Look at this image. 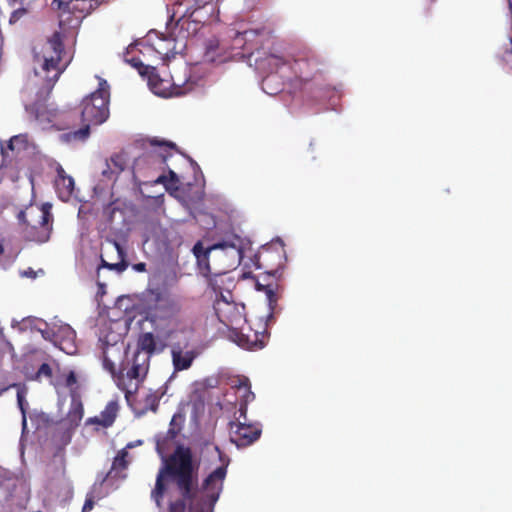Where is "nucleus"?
Listing matches in <instances>:
<instances>
[{
	"label": "nucleus",
	"mask_w": 512,
	"mask_h": 512,
	"mask_svg": "<svg viewBox=\"0 0 512 512\" xmlns=\"http://www.w3.org/2000/svg\"><path fill=\"white\" fill-rule=\"evenodd\" d=\"M151 145L153 146H166L170 149H176V144L173 142H167V141H158L156 139H153L150 141Z\"/></svg>",
	"instance_id": "40"
},
{
	"label": "nucleus",
	"mask_w": 512,
	"mask_h": 512,
	"mask_svg": "<svg viewBox=\"0 0 512 512\" xmlns=\"http://www.w3.org/2000/svg\"><path fill=\"white\" fill-rule=\"evenodd\" d=\"M247 409H248V403H239V418L236 421H242L247 422Z\"/></svg>",
	"instance_id": "36"
},
{
	"label": "nucleus",
	"mask_w": 512,
	"mask_h": 512,
	"mask_svg": "<svg viewBox=\"0 0 512 512\" xmlns=\"http://www.w3.org/2000/svg\"><path fill=\"white\" fill-rule=\"evenodd\" d=\"M264 33V28L246 29L237 31L234 36V45L243 49H252L258 44V38Z\"/></svg>",
	"instance_id": "20"
},
{
	"label": "nucleus",
	"mask_w": 512,
	"mask_h": 512,
	"mask_svg": "<svg viewBox=\"0 0 512 512\" xmlns=\"http://www.w3.org/2000/svg\"><path fill=\"white\" fill-rule=\"evenodd\" d=\"M122 366L123 370L126 371L127 378L142 381L146 377L150 367L149 355L134 352L133 356L127 358Z\"/></svg>",
	"instance_id": "15"
},
{
	"label": "nucleus",
	"mask_w": 512,
	"mask_h": 512,
	"mask_svg": "<svg viewBox=\"0 0 512 512\" xmlns=\"http://www.w3.org/2000/svg\"><path fill=\"white\" fill-rule=\"evenodd\" d=\"M136 43L130 44L123 54L124 62L135 68L138 73L146 78L150 89L157 95L167 97L171 95H182L185 93L180 87L175 86L172 91L170 89V83L168 80L161 79L157 73L155 67L145 65L138 56L134 55L136 51Z\"/></svg>",
	"instance_id": "8"
},
{
	"label": "nucleus",
	"mask_w": 512,
	"mask_h": 512,
	"mask_svg": "<svg viewBox=\"0 0 512 512\" xmlns=\"http://www.w3.org/2000/svg\"><path fill=\"white\" fill-rule=\"evenodd\" d=\"M34 60L39 64L35 73L41 76L47 89L51 90L71 61L63 45L60 32H54L40 49H34Z\"/></svg>",
	"instance_id": "3"
},
{
	"label": "nucleus",
	"mask_w": 512,
	"mask_h": 512,
	"mask_svg": "<svg viewBox=\"0 0 512 512\" xmlns=\"http://www.w3.org/2000/svg\"><path fill=\"white\" fill-rule=\"evenodd\" d=\"M214 310L218 320L234 331H237L240 325L247 324L244 304L230 301L223 294L216 298Z\"/></svg>",
	"instance_id": "10"
},
{
	"label": "nucleus",
	"mask_w": 512,
	"mask_h": 512,
	"mask_svg": "<svg viewBox=\"0 0 512 512\" xmlns=\"http://www.w3.org/2000/svg\"><path fill=\"white\" fill-rule=\"evenodd\" d=\"M55 187L60 195L70 197L74 189V180L71 176L67 175L63 167L59 166L57 169V178L55 180Z\"/></svg>",
	"instance_id": "23"
},
{
	"label": "nucleus",
	"mask_w": 512,
	"mask_h": 512,
	"mask_svg": "<svg viewBox=\"0 0 512 512\" xmlns=\"http://www.w3.org/2000/svg\"><path fill=\"white\" fill-rule=\"evenodd\" d=\"M510 43H511V50L506 52L507 55H512V38L510 39Z\"/></svg>",
	"instance_id": "47"
},
{
	"label": "nucleus",
	"mask_w": 512,
	"mask_h": 512,
	"mask_svg": "<svg viewBox=\"0 0 512 512\" xmlns=\"http://www.w3.org/2000/svg\"><path fill=\"white\" fill-rule=\"evenodd\" d=\"M279 285L277 282H267L262 284L260 281L256 282V289L265 293L269 306V313L266 315L265 321L260 319L254 323V327L248 324L246 327L239 326L240 332H235L237 336V344L247 350H260L267 344L270 333L268 332V320L273 318V313L276 309L279 299Z\"/></svg>",
	"instance_id": "4"
},
{
	"label": "nucleus",
	"mask_w": 512,
	"mask_h": 512,
	"mask_svg": "<svg viewBox=\"0 0 512 512\" xmlns=\"http://www.w3.org/2000/svg\"><path fill=\"white\" fill-rule=\"evenodd\" d=\"M157 52H158L159 54H161V55H165L166 57H168V56H169V51H168V50H167L166 52H162V51H160V50H157Z\"/></svg>",
	"instance_id": "46"
},
{
	"label": "nucleus",
	"mask_w": 512,
	"mask_h": 512,
	"mask_svg": "<svg viewBox=\"0 0 512 512\" xmlns=\"http://www.w3.org/2000/svg\"><path fill=\"white\" fill-rule=\"evenodd\" d=\"M17 403H18V406L23 414V424L25 425L26 424V416H25V408H24V403H25V398H24V394L22 391H18L17 392Z\"/></svg>",
	"instance_id": "37"
},
{
	"label": "nucleus",
	"mask_w": 512,
	"mask_h": 512,
	"mask_svg": "<svg viewBox=\"0 0 512 512\" xmlns=\"http://www.w3.org/2000/svg\"><path fill=\"white\" fill-rule=\"evenodd\" d=\"M286 61L294 73L291 85L295 90H301L304 85L323 73L324 61L310 49L299 51L294 56L292 63L289 60Z\"/></svg>",
	"instance_id": "6"
},
{
	"label": "nucleus",
	"mask_w": 512,
	"mask_h": 512,
	"mask_svg": "<svg viewBox=\"0 0 512 512\" xmlns=\"http://www.w3.org/2000/svg\"><path fill=\"white\" fill-rule=\"evenodd\" d=\"M286 261L284 245L281 241L265 245L257 255V267L266 274L279 277Z\"/></svg>",
	"instance_id": "11"
},
{
	"label": "nucleus",
	"mask_w": 512,
	"mask_h": 512,
	"mask_svg": "<svg viewBox=\"0 0 512 512\" xmlns=\"http://www.w3.org/2000/svg\"><path fill=\"white\" fill-rule=\"evenodd\" d=\"M94 507V496L92 494H88L85 500V503L82 507V512H88L92 510Z\"/></svg>",
	"instance_id": "39"
},
{
	"label": "nucleus",
	"mask_w": 512,
	"mask_h": 512,
	"mask_svg": "<svg viewBox=\"0 0 512 512\" xmlns=\"http://www.w3.org/2000/svg\"><path fill=\"white\" fill-rule=\"evenodd\" d=\"M195 358L196 353L194 351L183 352L181 349H172V362L176 371L190 368Z\"/></svg>",
	"instance_id": "22"
},
{
	"label": "nucleus",
	"mask_w": 512,
	"mask_h": 512,
	"mask_svg": "<svg viewBox=\"0 0 512 512\" xmlns=\"http://www.w3.org/2000/svg\"><path fill=\"white\" fill-rule=\"evenodd\" d=\"M286 63V59L275 54H270L266 58L261 60V66L263 68H268L270 70L269 75H267L262 81V88L266 93L273 95L277 94L282 90V88L280 87L273 88L272 84L276 82L278 78L276 75L278 70L282 66L286 65Z\"/></svg>",
	"instance_id": "14"
},
{
	"label": "nucleus",
	"mask_w": 512,
	"mask_h": 512,
	"mask_svg": "<svg viewBox=\"0 0 512 512\" xmlns=\"http://www.w3.org/2000/svg\"><path fill=\"white\" fill-rule=\"evenodd\" d=\"M103 0H75L69 8L66 16H70V20L66 21L69 27H76L82 19L96 9Z\"/></svg>",
	"instance_id": "16"
},
{
	"label": "nucleus",
	"mask_w": 512,
	"mask_h": 512,
	"mask_svg": "<svg viewBox=\"0 0 512 512\" xmlns=\"http://www.w3.org/2000/svg\"><path fill=\"white\" fill-rule=\"evenodd\" d=\"M83 414L84 408L79 396L72 395L70 408L65 420L70 427H77L83 418Z\"/></svg>",
	"instance_id": "24"
},
{
	"label": "nucleus",
	"mask_w": 512,
	"mask_h": 512,
	"mask_svg": "<svg viewBox=\"0 0 512 512\" xmlns=\"http://www.w3.org/2000/svg\"><path fill=\"white\" fill-rule=\"evenodd\" d=\"M181 310L178 300L169 294L152 292V297L146 302V319L151 322L166 320L176 316Z\"/></svg>",
	"instance_id": "9"
},
{
	"label": "nucleus",
	"mask_w": 512,
	"mask_h": 512,
	"mask_svg": "<svg viewBox=\"0 0 512 512\" xmlns=\"http://www.w3.org/2000/svg\"><path fill=\"white\" fill-rule=\"evenodd\" d=\"M42 377L51 378L52 377V368L48 363H43L37 370L34 379L41 380Z\"/></svg>",
	"instance_id": "33"
},
{
	"label": "nucleus",
	"mask_w": 512,
	"mask_h": 512,
	"mask_svg": "<svg viewBox=\"0 0 512 512\" xmlns=\"http://www.w3.org/2000/svg\"><path fill=\"white\" fill-rule=\"evenodd\" d=\"M4 252V248L2 246V244L0 243V255Z\"/></svg>",
	"instance_id": "48"
},
{
	"label": "nucleus",
	"mask_w": 512,
	"mask_h": 512,
	"mask_svg": "<svg viewBox=\"0 0 512 512\" xmlns=\"http://www.w3.org/2000/svg\"><path fill=\"white\" fill-rule=\"evenodd\" d=\"M35 212L37 214V225L31 224V222L26 219L27 214L24 211L19 212L18 219L28 226H31L32 230H35V233L33 234L34 240L41 243L46 242L49 239L52 230L53 216L49 207H46L45 205H43L41 209H37Z\"/></svg>",
	"instance_id": "13"
},
{
	"label": "nucleus",
	"mask_w": 512,
	"mask_h": 512,
	"mask_svg": "<svg viewBox=\"0 0 512 512\" xmlns=\"http://www.w3.org/2000/svg\"><path fill=\"white\" fill-rule=\"evenodd\" d=\"M119 406L116 401H110L101 412L100 416H95L88 419V423L100 425L103 428H108L113 425L117 417Z\"/></svg>",
	"instance_id": "21"
},
{
	"label": "nucleus",
	"mask_w": 512,
	"mask_h": 512,
	"mask_svg": "<svg viewBox=\"0 0 512 512\" xmlns=\"http://www.w3.org/2000/svg\"><path fill=\"white\" fill-rule=\"evenodd\" d=\"M102 363L105 370L114 374L115 373V364L114 362L107 356L106 351L103 352Z\"/></svg>",
	"instance_id": "34"
},
{
	"label": "nucleus",
	"mask_w": 512,
	"mask_h": 512,
	"mask_svg": "<svg viewBox=\"0 0 512 512\" xmlns=\"http://www.w3.org/2000/svg\"><path fill=\"white\" fill-rule=\"evenodd\" d=\"M174 422L175 416H173L170 422V428L168 429L165 436L157 438L156 448L159 453H161L164 449L168 447V445L176 438L180 431V428H175Z\"/></svg>",
	"instance_id": "27"
},
{
	"label": "nucleus",
	"mask_w": 512,
	"mask_h": 512,
	"mask_svg": "<svg viewBox=\"0 0 512 512\" xmlns=\"http://www.w3.org/2000/svg\"><path fill=\"white\" fill-rule=\"evenodd\" d=\"M169 177L171 181L177 182L178 176L173 170H169Z\"/></svg>",
	"instance_id": "41"
},
{
	"label": "nucleus",
	"mask_w": 512,
	"mask_h": 512,
	"mask_svg": "<svg viewBox=\"0 0 512 512\" xmlns=\"http://www.w3.org/2000/svg\"><path fill=\"white\" fill-rule=\"evenodd\" d=\"M160 396L157 393H149L144 398V410L156 412L159 406Z\"/></svg>",
	"instance_id": "31"
},
{
	"label": "nucleus",
	"mask_w": 512,
	"mask_h": 512,
	"mask_svg": "<svg viewBox=\"0 0 512 512\" xmlns=\"http://www.w3.org/2000/svg\"><path fill=\"white\" fill-rule=\"evenodd\" d=\"M27 13L25 8H19L12 12L10 16V23L17 22L23 15Z\"/></svg>",
	"instance_id": "38"
},
{
	"label": "nucleus",
	"mask_w": 512,
	"mask_h": 512,
	"mask_svg": "<svg viewBox=\"0 0 512 512\" xmlns=\"http://www.w3.org/2000/svg\"><path fill=\"white\" fill-rule=\"evenodd\" d=\"M171 154L146 152L138 156L132 165L135 180L144 183L166 184L167 176L164 171L167 167V158Z\"/></svg>",
	"instance_id": "7"
},
{
	"label": "nucleus",
	"mask_w": 512,
	"mask_h": 512,
	"mask_svg": "<svg viewBox=\"0 0 512 512\" xmlns=\"http://www.w3.org/2000/svg\"><path fill=\"white\" fill-rule=\"evenodd\" d=\"M16 139H17L16 136L10 139L9 144H8L9 149H11V150L14 149L13 143H14V140H16Z\"/></svg>",
	"instance_id": "43"
},
{
	"label": "nucleus",
	"mask_w": 512,
	"mask_h": 512,
	"mask_svg": "<svg viewBox=\"0 0 512 512\" xmlns=\"http://www.w3.org/2000/svg\"><path fill=\"white\" fill-rule=\"evenodd\" d=\"M194 5L195 9L191 14L192 16H194V14H197L198 10L205 8L207 6H210L211 10H213L212 0H195Z\"/></svg>",
	"instance_id": "35"
},
{
	"label": "nucleus",
	"mask_w": 512,
	"mask_h": 512,
	"mask_svg": "<svg viewBox=\"0 0 512 512\" xmlns=\"http://www.w3.org/2000/svg\"><path fill=\"white\" fill-rule=\"evenodd\" d=\"M134 445L132 443H128L126 448L120 450L117 456L114 458L111 470H125L128 467V461L126 460L128 456L127 448H133ZM112 471H110L106 477L101 481L100 485L109 477Z\"/></svg>",
	"instance_id": "28"
},
{
	"label": "nucleus",
	"mask_w": 512,
	"mask_h": 512,
	"mask_svg": "<svg viewBox=\"0 0 512 512\" xmlns=\"http://www.w3.org/2000/svg\"><path fill=\"white\" fill-rule=\"evenodd\" d=\"M66 331H67L69 336L74 337L75 332L73 330H71L70 328H67Z\"/></svg>",
	"instance_id": "45"
},
{
	"label": "nucleus",
	"mask_w": 512,
	"mask_h": 512,
	"mask_svg": "<svg viewBox=\"0 0 512 512\" xmlns=\"http://www.w3.org/2000/svg\"><path fill=\"white\" fill-rule=\"evenodd\" d=\"M199 465L193 460L189 447L178 445L174 452L164 460L160 468L151 498L158 507L161 506L166 486V477L176 485L182 499L172 502L169 512H212L223 489V482L227 475V465H221L212 471L204 480L201 489H198Z\"/></svg>",
	"instance_id": "1"
},
{
	"label": "nucleus",
	"mask_w": 512,
	"mask_h": 512,
	"mask_svg": "<svg viewBox=\"0 0 512 512\" xmlns=\"http://www.w3.org/2000/svg\"><path fill=\"white\" fill-rule=\"evenodd\" d=\"M107 267H109L110 269H115V268H118L119 267V264H105Z\"/></svg>",
	"instance_id": "44"
},
{
	"label": "nucleus",
	"mask_w": 512,
	"mask_h": 512,
	"mask_svg": "<svg viewBox=\"0 0 512 512\" xmlns=\"http://www.w3.org/2000/svg\"><path fill=\"white\" fill-rule=\"evenodd\" d=\"M226 274H217V273H209L208 276V284L212 288V290L217 293L219 292L220 295L222 294V284L224 283V277Z\"/></svg>",
	"instance_id": "30"
},
{
	"label": "nucleus",
	"mask_w": 512,
	"mask_h": 512,
	"mask_svg": "<svg viewBox=\"0 0 512 512\" xmlns=\"http://www.w3.org/2000/svg\"><path fill=\"white\" fill-rule=\"evenodd\" d=\"M64 385L70 390L71 396L77 395L78 380L74 371H69V373L65 376Z\"/></svg>",
	"instance_id": "32"
},
{
	"label": "nucleus",
	"mask_w": 512,
	"mask_h": 512,
	"mask_svg": "<svg viewBox=\"0 0 512 512\" xmlns=\"http://www.w3.org/2000/svg\"><path fill=\"white\" fill-rule=\"evenodd\" d=\"M26 111L31 119L40 124H54L59 117L56 110L50 109L46 103L40 101L27 106Z\"/></svg>",
	"instance_id": "17"
},
{
	"label": "nucleus",
	"mask_w": 512,
	"mask_h": 512,
	"mask_svg": "<svg viewBox=\"0 0 512 512\" xmlns=\"http://www.w3.org/2000/svg\"><path fill=\"white\" fill-rule=\"evenodd\" d=\"M129 160L127 154L119 152L113 154L106 160V169H103L102 175L108 179L116 178L128 166Z\"/></svg>",
	"instance_id": "18"
},
{
	"label": "nucleus",
	"mask_w": 512,
	"mask_h": 512,
	"mask_svg": "<svg viewBox=\"0 0 512 512\" xmlns=\"http://www.w3.org/2000/svg\"><path fill=\"white\" fill-rule=\"evenodd\" d=\"M159 339L152 332H144L141 333L136 342V350L137 353H144L149 355V358L162 351L163 346L158 347Z\"/></svg>",
	"instance_id": "19"
},
{
	"label": "nucleus",
	"mask_w": 512,
	"mask_h": 512,
	"mask_svg": "<svg viewBox=\"0 0 512 512\" xmlns=\"http://www.w3.org/2000/svg\"><path fill=\"white\" fill-rule=\"evenodd\" d=\"M109 85L106 80L100 79L96 91L86 96L81 104V121L83 127L68 134L73 140L84 141L90 135V125H100L109 117Z\"/></svg>",
	"instance_id": "5"
},
{
	"label": "nucleus",
	"mask_w": 512,
	"mask_h": 512,
	"mask_svg": "<svg viewBox=\"0 0 512 512\" xmlns=\"http://www.w3.org/2000/svg\"><path fill=\"white\" fill-rule=\"evenodd\" d=\"M115 246L118 250H120V245L118 243H115Z\"/></svg>",
	"instance_id": "49"
},
{
	"label": "nucleus",
	"mask_w": 512,
	"mask_h": 512,
	"mask_svg": "<svg viewBox=\"0 0 512 512\" xmlns=\"http://www.w3.org/2000/svg\"><path fill=\"white\" fill-rule=\"evenodd\" d=\"M192 251L203 276H208L209 273L227 274L240 264L243 253L237 236L206 248L198 241Z\"/></svg>",
	"instance_id": "2"
},
{
	"label": "nucleus",
	"mask_w": 512,
	"mask_h": 512,
	"mask_svg": "<svg viewBox=\"0 0 512 512\" xmlns=\"http://www.w3.org/2000/svg\"><path fill=\"white\" fill-rule=\"evenodd\" d=\"M229 425L230 440L239 448L252 445L262 434V428L259 423L232 421Z\"/></svg>",
	"instance_id": "12"
},
{
	"label": "nucleus",
	"mask_w": 512,
	"mask_h": 512,
	"mask_svg": "<svg viewBox=\"0 0 512 512\" xmlns=\"http://www.w3.org/2000/svg\"><path fill=\"white\" fill-rule=\"evenodd\" d=\"M117 214H119L120 217H124V209L119 199L111 201L103 209V217L110 225L115 221Z\"/></svg>",
	"instance_id": "26"
},
{
	"label": "nucleus",
	"mask_w": 512,
	"mask_h": 512,
	"mask_svg": "<svg viewBox=\"0 0 512 512\" xmlns=\"http://www.w3.org/2000/svg\"><path fill=\"white\" fill-rule=\"evenodd\" d=\"M234 387L237 389L240 402L249 404L255 399V394L251 391V385L248 378H239Z\"/></svg>",
	"instance_id": "25"
},
{
	"label": "nucleus",
	"mask_w": 512,
	"mask_h": 512,
	"mask_svg": "<svg viewBox=\"0 0 512 512\" xmlns=\"http://www.w3.org/2000/svg\"><path fill=\"white\" fill-rule=\"evenodd\" d=\"M75 0H52L51 7L55 10L60 11L59 14V25L65 26L66 21L70 20V16H66L71 4H73Z\"/></svg>",
	"instance_id": "29"
},
{
	"label": "nucleus",
	"mask_w": 512,
	"mask_h": 512,
	"mask_svg": "<svg viewBox=\"0 0 512 512\" xmlns=\"http://www.w3.org/2000/svg\"><path fill=\"white\" fill-rule=\"evenodd\" d=\"M145 267L146 265L144 263H138L135 265V269L140 272L145 271Z\"/></svg>",
	"instance_id": "42"
}]
</instances>
